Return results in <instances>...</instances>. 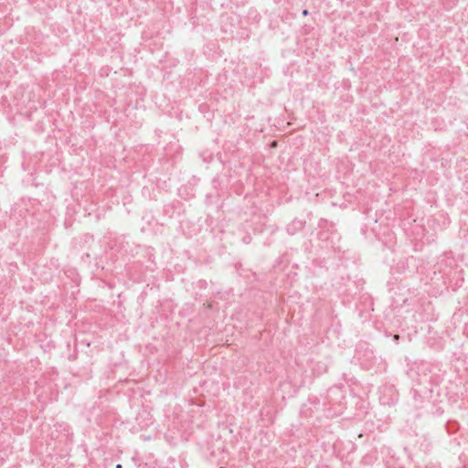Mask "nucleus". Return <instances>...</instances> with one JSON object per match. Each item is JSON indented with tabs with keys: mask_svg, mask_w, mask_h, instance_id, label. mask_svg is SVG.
Here are the masks:
<instances>
[{
	"mask_svg": "<svg viewBox=\"0 0 468 468\" xmlns=\"http://www.w3.org/2000/svg\"><path fill=\"white\" fill-rule=\"evenodd\" d=\"M450 425H451V423H448V424H447V430H448V431H449V432H452V430H451Z\"/></svg>",
	"mask_w": 468,
	"mask_h": 468,
	"instance_id": "obj_5",
	"label": "nucleus"
},
{
	"mask_svg": "<svg viewBox=\"0 0 468 468\" xmlns=\"http://www.w3.org/2000/svg\"><path fill=\"white\" fill-rule=\"evenodd\" d=\"M116 468H122V464H120V463H119V464H117V465H116Z\"/></svg>",
	"mask_w": 468,
	"mask_h": 468,
	"instance_id": "obj_6",
	"label": "nucleus"
},
{
	"mask_svg": "<svg viewBox=\"0 0 468 468\" xmlns=\"http://www.w3.org/2000/svg\"><path fill=\"white\" fill-rule=\"evenodd\" d=\"M242 240L245 244H249L251 241V237L250 235H246L245 237H243Z\"/></svg>",
	"mask_w": 468,
	"mask_h": 468,
	"instance_id": "obj_3",
	"label": "nucleus"
},
{
	"mask_svg": "<svg viewBox=\"0 0 468 468\" xmlns=\"http://www.w3.org/2000/svg\"><path fill=\"white\" fill-rule=\"evenodd\" d=\"M320 239H328V233L326 231H321L319 234Z\"/></svg>",
	"mask_w": 468,
	"mask_h": 468,
	"instance_id": "obj_2",
	"label": "nucleus"
},
{
	"mask_svg": "<svg viewBox=\"0 0 468 468\" xmlns=\"http://www.w3.org/2000/svg\"><path fill=\"white\" fill-rule=\"evenodd\" d=\"M309 14L308 10L307 9H303V12H302V15L303 16H306L307 15Z\"/></svg>",
	"mask_w": 468,
	"mask_h": 468,
	"instance_id": "obj_4",
	"label": "nucleus"
},
{
	"mask_svg": "<svg viewBox=\"0 0 468 468\" xmlns=\"http://www.w3.org/2000/svg\"><path fill=\"white\" fill-rule=\"evenodd\" d=\"M306 221L300 218H293L286 227V231L290 235H294L305 227Z\"/></svg>",
	"mask_w": 468,
	"mask_h": 468,
	"instance_id": "obj_1",
	"label": "nucleus"
}]
</instances>
